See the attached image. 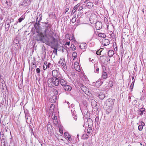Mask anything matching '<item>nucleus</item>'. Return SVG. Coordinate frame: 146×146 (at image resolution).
Segmentation results:
<instances>
[{
    "mask_svg": "<svg viewBox=\"0 0 146 146\" xmlns=\"http://www.w3.org/2000/svg\"><path fill=\"white\" fill-rule=\"evenodd\" d=\"M70 44V42H66L65 43L66 45L69 46Z\"/></svg>",
    "mask_w": 146,
    "mask_h": 146,
    "instance_id": "nucleus-52",
    "label": "nucleus"
},
{
    "mask_svg": "<svg viewBox=\"0 0 146 146\" xmlns=\"http://www.w3.org/2000/svg\"><path fill=\"white\" fill-rule=\"evenodd\" d=\"M87 121L88 127H92L93 124L92 120L90 118H88L87 119Z\"/></svg>",
    "mask_w": 146,
    "mask_h": 146,
    "instance_id": "nucleus-12",
    "label": "nucleus"
},
{
    "mask_svg": "<svg viewBox=\"0 0 146 146\" xmlns=\"http://www.w3.org/2000/svg\"><path fill=\"white\" fill-rule=\"evenodd\" d=\"M134 83V82L133 81L132 82V83L130 86V89H131V90H132L133 88Z\"/></svg>",
    "mask_w": 146,
    "mask_h": 146,
    "instance_id": "nucleus-41",
    "label": "nucleus"
},
{
    "mask_svg": "<svg viewBox=\"0 0 146 146\" xmlns=\"http://www.w3.org/2000/svg\"><path fill=\"white\" fill-rule=\"evenodd\" d=\"M92 132V129L91 128V127H89L87 129V133L88 135H90V134Z\"/></svg>",
    "mask_w": 146,
    "mask_h": 146,
    "instance_id": "nucleus-30",
    "label": "nucleus"
},
{
    "mask_svg": "<svg viewBox=\"0 0 146 146\" xmlns=\"http://www.w3.org/2000/svg\"><path fill=\"white\" fill-rule=\"evenodd\" d=\"M76 16L75 17H73L71 21L72 23H74L76 22Z\"/></svg>",
    "mask_w": 146,
    "mask_h": 146,
    "instance_id": "nucleus-38",
    "label": "nucleus"
},
{
    "mask_svg": "<svg viewBox=\"0 0 146 146\" xmlns=\"http://www.w3.org/2000/svg\"><path fill=\"white\" fill-rule=\"evenodd\" d=\"M30 131L31 132V133H32L34 134L33 130L31 128H30Z\"/></svg>",
    "mask_w": 146,
    "mask_h": 146,
    "instance_id": "nucleus-57",
    "label": "nucleus"
},
{
    "mask_svg": "<svg viewBox=\"0 0 146 146\" xmlns=\"http://www.w3.org/2000/svg\"><path fill=\"white\" fill-rule=\"evenodd\" d=\"M53 123L54 125H57L58 123V121L57 119H53Z\"/></svg>",
    "mask_w": 146,
    "mask_h": 146,
    "instance_id": "nucleus-42",
    "label": "nucleus"
},
{
    "mask_svg": "<svg viewBox=\"0 0 146 146\" xmlns=\"http://www.w3.org/2000/svg\"><path fill=\"white\" fill-rule=\"evenodd\" d=\"M54 33L51 31L49 34L46 35L47 37H49L50 38H52V41H50V43L51 44H54L56 42H57V40L53 36V34Z\"/></svg>",
    "mask_w": 146,
    "mask_h": 146,
    "instance_id": "nucleus-4",
    "label": "nucleus"
},
{
    "mask_svg": "<svg viewBox=\"0 0 146 146\" xmlns=\"http://www.w3.org/2000/svg\"><path fill=\"white\" fill-rule=\"evenodd\" d=\"M90 145L88 142H85L83 143V146H90Z\"/></svg>",
    "mask_w": 146,
    "mask_h": 146,
    "instance_id": "nucleus-39",
    "label": "nucleus"
},
{
    "mask_svg": "<svg viewBox=\"0 0 146 146\" xmlns=\"http://www.w3.org/2000/svg\"><path fill=\"white\" fill-rule=\"evenodd\" d=\"M42 35V33H40V34H39L38 35L39 38L37 39V40L38 41H42L43 39Z\"/></svg>",
    "mask_w": 146,
    "mask_h": 146,
    "instance_id": "nucleus-25",
    "label": "nucleus"
},
{
    "mask_svg": "<svg viewBox=\"0 0 146 146\" xmlns=\"http://www.w3.org/2000/svg\"><path fill=\"white\" fill-rule=\"evenodd\" d=\"M100 81L99 80H98L96 81V82H94L93 83V84L94 83V84L96 86L98 87L99 86H100L101 85V83H100Z\"/></svg>",
    "mask_w": 146,
    "mask_h": 146,
    "instance_id": "nucleus-27",
    "label": "nucleus"
},
{
    "mask_svg": "<svg viewBox=\"0 0 146 146\" xmlns=\"http://www.w3.org/2000/svg\"><path fill=\"white\" fill-rule=\"evenodd\" d=\"M9 20H7L6 22L5 23V24H7V26L5 27V29L7 31L8 30L10 27V25L11 22H9Z\"/></svg>",
    "mask_w": 146,
    "mask_h": 146,
    "instance_id": "nucleus-18",
    "label": "nucleus"
},
{
    "mask_svg": "<svg viewBox=\"0 0 146 146\" xmlns=\"http://www.w3.org/2000/svg\"><path fill=\"white\" fill-rule=\"evenodd\" d=\"M86 44H82L81 45H80L79 46V47L81 49L85 48H86Z\"/></svg>",
    "mask_w": 146,
    "mask_h": 146,
    "instance_id": "nucleus-33",
    "label": "nucleus"
},
{
    "mask_svg": "<svg viewBox=\"0 0 146 146\" xmlns=\"http://www.w3.org/2000/svg\"><path fill=\"white\" fill-rule=\"evenodd\" d=\"M72 112V115L73 117L74 116H75L76 115H77L76 114V112L75 111V110L73 109V110H71Z\"/></svg>",
    "mask_w": 146,
    "mask_h": 146,
    "instance_id": "nucleus-32",
    "label": "nucleus"
},
{
    "mask_svg": "<svg viewBox=\"0 0 146 146\" xmlns=\"http://www.w3.org/2000/svg\"><path fill=\"white\" fill-rule=\"evenodd\" d=\"M54 93L55 95L56 96L58 94V91L56 90H54Z\"/></svg>",
    "mask_w": 146,
    "mask_h": 146,
    "instance_id": "nucleus-45",
    "label": "nucleus"
},
{
    "mask_svg": "<svg viewBox=\"0 0 146 146\" xmlns=\"http://www.w3.org/2000/svg\"><path fill=\"white\" fill-rule=\"evenodd\" d=\"M69 10V9L68 8H66L65 11V13H66V12H67Z\"/></svg>",
    "mask_w": 146,
    "mask_h": 146,
    "instance_id": "nucleus-54",
    "label": "nucleus"
},
{
    "mask_svg": "<svg viewBox=\"0 0 146 146\" xmlns=\"http://www.w3.org/2000/svg\"><path fill=\"white\" fill-rule=\"evenodd\" d=\"M95 24V27L97 30H99L101 29L102 27V23L99 21L96 22Z\"/></svg>",
    "mask_w": 146,
    "mask_h": 146,
    "instance_id": "nucleus-7",
    "label": "nucleus"
},
{
    "mask_svg": "<svg viewBox=\"0 0 146 146\" xmlns=\"http://www.w3.org/2000/svg\"><path fill=\"white\" fill-rule=\"evenodd\" d=\"M59 131L60 133L62 134L63 133V132L62 129L60 128L59 129Z\"/></svg>",
    "mask_w": 146,
    "mask_h": 146,
    "instance_id": "nucleus-46",
    "label": "nucleus"
},
{
    "mask_svg": "<svg viewBox=\"0 0 146 146\" xmlns=\"http://www.w3.org/2000/svg\"><path fill=\"white\" fill-rule=\"evenodd\" d=\"M145 111V108H141L140 109V110L138 111V113L140 115H142L143 113V112Z\"/></svg>",
    "mask_w": 146,
    "mask_h": 146,
    "instance_id": "nucleus-26",
    "label": "nucleus"
},
{
    "mask_svg": "<svg viewBox=\"0 0 146 146\" xmlns=\"http://www.w3.org/2000/svg\"><path fill=\"white\" fill-rule=\"evenodd\" d=\"M62 86H65L67 84L66 81L64 79L60 77L59 79V84Z\"/></svg>",
    "mask_w": 146,
    "mask_h": 146,
    "instance_id": "nucleus-8",
    "label": "nucleus"
},
{
    "mask_svg": "<svg viewBox=\"0 0 146 146\" xmlns=\"http://www.w3.org/2000/svg\"><path fill=\"white\" fill-rule=\"evenodd\" d=\"M143 125H139L138 127V129L139 131H141L143 129Z\"/></svg>",
    "mask_w": 146,
    "mask_h": 146,
    "instance_id": "nucleus-37",
    "label": "nucleus"
},
{
    "mask_svg": "<svg viewBox=\"0 0 146 146\" xmlns=\"http://www.w3.org/2000/svg\"><path fill=\"white\" fill-rule=\"evenodd\" d=\"M102 51V50H100L97 51L96 52V54L99 55H100L101 54V53Z\"/></svg>",
    "mask_w": 146,
    "mask_h": 146,
    "instance_id": "nucleus-40",
    "label": "nucleus"
},
{
    "mask_svg": "<svg viewBox=\"0 0 146 146\" xmlns=\"http://www.w3.org/2000/svg\"><path fill=\"white\" fill-rule=\"evenodd\" d=\"M83 9V7H80L79 8V9L80 10H81L82 9Z\"/></svg>",
    "mask_w": 146,
    "mask_h": 146,
    "instance_id": "nucleus-64",
    "label": "nucleus"
},
{
    "mask_svg": "<svg viewBox=\"0 0 146 146\" xmlns=\"http://www.w3.org/2000/svg\"><path fill=\"white\" fill-rule=\"evenodd\" d=\"M0 88H2L3 90H4V89L3 88V85H1V84H0Z\"/></svg>",
    "mask_w": 146,
    "mask_h": 146,
    "instance_id": "nucleus-56",
    "label": "nucleus"
},
{
    "mask_svg": "<svg viewBox=\"0 0 146 146\" xmlns=\"http://www.w3.org/2000/svg\"><path fill=\"white\" fill-rule=\"evenodd\" d=\"M99 119V118L98 116H97L95 119V121L96 122H98Z\"/></svg>",
    "mask_w": 146,
    "mask_h": 146,
    "instance_id": "nucleus-49",
    "label": "nucleus"
},
{
    "mask_svg": "<svg viewBox=\"0 0 146 146\" xmlns=\"http://www.w3.org/2000/svg\"><path fill=\"white\" fill-rule=\"evenodd\" d=\"M80 5V3H78V4H77V5H75V6L77 7L78 8V7H79Z\"/></svg>",
    "mask_w": 146,
    "mask_h": 146,
    "instance_id": "nucleus-60",
    "label": "nucleus"
},
{
    "mask_svg": "<svg viewBox=\"0 0 146 146\" xmlns=\"http://www.w3.org/2000/svg\"><path fill=\"white\" fill-rule=\"evenodd\" d=\"M102 77L103 79H106L107 78V73L105 72H103L102 73Z\"/></svg>",
    "mask_w": 146,
    "mask_h": 146,
    "instance_id": "nucleus-24",
    "label": "nucleus"
},
{
    "mask_svg": "<svg viewBox=\"0 0 146 146\" xmlns=\"http://www.w3.org/2000/svg\"><path fill=\"white\" fill-rule=\"evenodd\" d=\"M41 143V145L42 146H44V143Z\"/></svg>",
    "mask_w": 146,
    "mask_h": 146,
    "instance_id": "nucleus-63",
    "label": "nucleus"
},
{
    "mask_svg": "<svg viewBox=\"0 0 146 146\" xmlns=\"http://www.w3.org/2000/svg\"><path fill=\"white\" fill-rule=\"evenodd\" d=\"M74 104H71L70 105H70L68 106L70 108L71 107L72 108H73L74 107Z\"/></svg>",
    "mask_w": 146,
    "mask_h": 146,
    "instance_id": "nucleus-48",
    "label": "nucleus"
},
{
    "mask_svg": "<svg viewBox=\"0 0 146 146\" xmlns=\"http://www.w3.org/2000/svg\"><path fill=\"white\" fill-rule=\"evenodd\" d=\"M114 101V99H108L106 100L104 108L107 114H108L111 111Z\"/></svg>",
    "mask_w": 146,
    "mask_h": 146,
    "instance_id": "nucleus-1",
    "label": "nucleus"
},
{
    "mask_svg": "<svg viewBox=\"0 0 146 146\" xmlns=\"http://www.w3.org/2000/svg\"><path fill=\"white\" fill-rule=\"evenodd\" d=\"M99 98L101 100H103L105 97V95L102 93H100L98 95Z\"/></svg>",
    "mask_w": 146,
    "mask_h": 146,
    "instance_id": "nucleus-23",
    "label": "nucleus"
},
{
    "mask_svg": "<svg viewBox=\"0 0 146 146\" xmlns=\"http://www.w3.org/2000/svg\"><path fill=\"white\" fill-rule=\"evenodd\" d=\"M76 48L75 46L74 45H73V47H72V50H75L76 49Z\"/></svg>",
    "mask_w": 146,
    "mask_h": 146,
    "instance_id": "nucleus-55",
    "label": "nucleus"
},
{
    "mask_svg": "<svg viewBox=\"0 0 146 146\" xmlns=\"http://www.w3.org/2000/svg\"><path fill=\"white\" fill-rule=\"evenodd\" d=\"M40 70L39 68H38L36 69V72L38 74V73H40Z\"/></svg>",
    "mask_w": 146,
    "mask_h": 146,
    "instance_id": "nucleus-44",
    "label": "nucleus"
},
{
    "mask_svg": "<svg viewBox=\"0 0 146 146\" xmlns=\"http://www.w3.org/2000/svg\"><path fill=\"white\" fill-rule=\"evenodd\" d=\"M58 64H60L61 66H62L63 70H66L67 69L66 65L65 60L64 58H60L58 62Z\"/></svg>",
    "mask_w": 146,
    "mask_h": 146,
    "instance_id": "nucleus-3",
    "label": "nucleus"
},
{
    "mask_svg": "<svg viewBox=\"0 0 146 146\" xmlns=\"http://www.w3.org/2000/svg\"><path fill=\"white\" fill-rule=\"evenodd\" d=\"M57 49L55 48H54L53 51V53H54L56 54H57Z\"/></svg>",
    "mask_w": 146,
    "mask_h": 146,
    "instance_id": "nucleus-47",
    "label": "nucleus"
},
{
    "mask_svg": "<svg viewBox=\"0 0 146 146\" xmlns=\"http://www.w3.org/2000/svg\"><path fill=\"white\" fill-rule=\"evenodd\" d=\"M77 53L76 52H73L72 54V56L73 59L74 60L77 57Z\"/></svg>",
    "mask_w": 146,
    "mask_h": 146,
    "instance_id": "nucleus-31",
    "label": "nucleus"
},
{
    "mask_svg": "<svg viewBox=\"0 0 146 146\" xmlns=\"http://www.w3.org/2000/svg\"><path fill=\"white\" fill-rule=\"evenodd\" d=\"M47 62H44V64L43 66V68L44 70H45L47 68Z\"/></svg>",
    "mask_w": 146,
    "mask_h": 146,
    "instance_id": "nucleus-34",
    "label": "nucleus"
},
{
    "mask_svg": "<svg viewBox=\"0 0 146 146\" xmlns=\"http://www.w3.org/2000/svg\"><path fill=\"white\" fill-rule=\"evenodd\" d=\"M93 6V3L91 2H89L87 3L86 4V7L88 9H90Z\"/></svg>",
    "mask_w": 146,
    "mask_h": 146,
    "instance_id": "nucleus-19",
    "label": "nucleus"
},
{
    "mask_svg": "<svg viewBox=\"0 0 146 146\" xmlns=\"http://www.w3.org/2000/svg\"><path fill=\"white\" fill-rule=\"evenodd\" d=\"M90 135H88L86 134H84L82 135L83 139H87L88 138Z\"/></svg>",
    "mask_w": 146,
    "mask_h": 146,
    "instance_id": "nucleus-28",
    "label": "nucleus"
},
{
    "mask_svg": "<svg viewBox=\"0 0 146 146\" xmlns=\"http://www.w3.org/2000/svg\"><path fill=\"white\" fill-rule=\"evenodd\" d=\"M91 103L92 107L96 109L97 108V104L96 102L94 100L91 99Z\"/></svg>",
    "mask_w": 146,
    "mask_h": 146,
    "instance_id": "nucleus-10",
    "label": "nucleus"
},
{
    "mask_svg": "<svg viewBox=\"0 0 146 146\" xmlns=\"http://www.w3.org/2000/svg\"><path fill=\"white\" fill-rule=\"evenodd\" d=\"M54 108V104H52L50 107V110H53Z\"/></svg>",
    "mask_w": 146,
    "mask_h": 146,
    "instance_id": "nucleus-43",
    "label": "nucleus"
},
{
    "mask_svg": "<svg viewBox=\"0 0 146 146\" xmlns=\"http://www.w3.org/2000/svg\"><path fill=\"white\" fill-rule=\"evenodd\" d=\"M128 99L129 101H130L131 99V97L130 96H129L128 98Z\"/></svg>",
    "mask_w": 146,
    "mask_h": 146,
    "instance_id": "nucleus-62",
    "label": "nucleus"
},
{
    "mask_svg": "<svg viewBox=\"0 0 146 146\" xmlns=\"http://www.w3.org/2000/svg\"><path fill=\"white\" fill-rule=\"evenodd\" d=\"M44 27H45V29L44 31L45 34L46 35L49 34L51 31L50 29V24H48V23H44Z\"/></svg>",
    "mask_w": 146,
    "mask_h": 146,
    "instance_id": "nucleus-2",
    "label": "nucleus"
},
{
    "mask_svg": "<svg viewBox=\"0 0 146 146\" xmlns=\"http://www.w3.org/2000/svg\"><path fill=\"white\" fill-rule=\"evenodd\" d=\"M98 36L100 37L104 38L106 37L105 34L102 33H100L98 34Z\"/></svg>",
    "mask_w": 146,
    "mask_h": 146,
    "instance_id": "nucleus-29",
    "label": "nucleus"
},
{
    "mask_svg": "<svg viewBox=\"0 0 146 146\" xmlns=\"http://www.w3.org/2000/svg\"><path fill=\"white\" fill-rule=\"evenodd\" d=\"M141 124L143 125V126L145 125V123L142 121H141Z\"/></svg>",
    "mask_w": 146,
    "mask_h": 146,
    "instance_id": "nucleus-58",
    "label": "nucleus"
},
{
    "mask_svg": "<svg viewBox=\"0 0 146 146\" xmlns=\"http://www.w3.org/2000/svg\"><path fill=\"white\" fill-rule=\"evenodd\" d=\"M57 99V97L56 95H54L51 97L50 99V101L52 103L55 102Z\"/></svg>",
    "mask_w": 146,
    "mask_h": 146,
    "instance_id": "nucleus-15",
    "label": "nucleus"
},
{
    "mask_svg": "<svg viewBox=\"0 0 146 146\" xmlns=\"http://www.w3.org/2000/svg\"><path fill=\"white\" fill-rule=\"evenodd\" d=\"M77 8L75 6L74 7L72 10V14H74L75 12L76 11Z\"/></svg>",
    "mask_w": 146,
    "mask_h": 146,
    "instance_id": "nucleus-36",
    "label": "nucleus"
},
{
    "mask_svg": "<svg viewBox=\"0 0 146 146\" xmlns=\"http://www.w3.org/2000/svg\"><path fill=\"white\" fill-rule=\"evenodd\" d=\"M78 63L77 62H75L74 64V67L76 70L78 72L80 71V66L78 64Z\"/></svg>",
    "mask_w": 146,
    "mask_h": 146,
    "instance_id": "nucleus-17",
    "label": "nucleus"
},
{
    "mask_svg": "<svg viewBox=\"0 0 146 146\" xmlns=\"http://www.w3.org/2000/svg\"><path fill=\"white\" fill-rule=\"evenodd\" d=\"M24 18L23 17H22L19 18L18 19V21H17L16 24H17L18 22L19 23L21 22L23 20H24Z\"/></svg>",
    "mask_w": 146,
    "mask_h": 146,
    "instance_id": "nucleus-35",
    "label": "nucleus"
},
{
    "mask_svg": "<svg viewBox=\"0 0 146 146\" xmlns=\"http://www.w3.org/2000/svg\"><path fill=\"white\" fill-rule=\"evenodd\" d=\"M108 55L110 57L113 56L114 54V52L112 50H109L108 52Z\"/></svg>",
    "mask_w": 146,
    "mask_h": 146,
    "instance_id": "nucleus-20",
    "label": "nucleus"
},
{
    "mask_svg": "<svg viewBox=\"0 0 146 146\" xmlns=\"http://www.w3.org/2000/svg\"><path fill=\"white\" fill-rule=\"evenodd\" d=\"M76 117H76V116H74L73 117V118H74V119H75V120H76V119H77Z\"/></svg>",
    "mask_w": 146,
    "mask_h": 146,
    "instance_id": "nucleus-61",
    "label": "nucleus"
},
{
    "mask_svg": "<svg viewBox=\"0 0 146 146\" xmlns=\"http://www.w3.org/2000/svg\"><path fill=\"white\" fill-rule=\"evenodd\" d=\"M52 75L53 78H58L59 77V73L58 71L57 70H54L52 71Z\"/></svg>",
    "mask_w": 146,
    "mask_h": 146,
    "instance_id": "nucleus-13",
    "label": "nucleus"
},
{
    "mask_svg": "<svg viewBox=\"0 0 146 146\" xmlns=\"http://www.w3.org/2000/svg\"><path fill=\"white\" fill-rule=\"evenodd\" d=\"M51 65V64L50 63V62H48V64H47V68H50V65Z\"/></svg>",
    "mask_w": 146,
    "mask_h": 146,
    "instance_id": "nucleus-50",
    "label": "nucleus"
},
{
    "mask_svg": "<svg viewBox=\"0 0 146 146\" xmlns=\"http://www.w3.org/2000/svg\"><path fill=\"white\" fill-rule=\"evenodd\" d=\"M52 117L53 119H53H57V116H54L53 117H52Z\"/></svg>",
    "mask_w": 146,
    "mask_h": 146,
    "instance_id": "nucleus-53",
    "label": "nucleus"
},
{
    "mask_svg": "<svg viewBox=\"0 0 146 146\" xmlns=\"http://www.w3.org/2000/svg\"><path fill=\"white\" fill-rule=\"evenodd\" d=\"M54 79L53 78H50L48 79L47 82L48 86L50 87H52L54 86Z\"/></svg>",
    "mask_w": 146,
    "mask_h": 146,
    "instance_id": "nucleus-5",
    "label": "nucleus"
},
{
    "mask_svg": "<svg viewBox=\"0 0 146 146\" xmlns=\"http://www.w3.org/2000/svg\"><path fill=\"white\" fill-rule=\"evenodd\" d=\"M25 114L26 122L27 123H29L31 121V118L29 116V114L28 113H26L25 112Z\"/></svg>",
    "mask_w": 146,
    "mask_h": 146,
    "instance_id": "nucleus-9",
    "label": "nucleus"
},
{
    "mask_svg": "<svg viewBox=\"0 0 146 146\" xmlns=\"http://www.w3.org/2000/svg\"><path fill=\"white\" fill-rule=\"evenodd\" d=\"M81 89L83 92H84L86 94H87L86 91L88 89L86 86H82L81 87Z\"/></svg>",
    "mask_w": 146,
    "mask_h": 146,
    "instance_id": "nucleus-22",
    "label": "nucleus"
},
{
    "mask_svg": "<svg viewBox=\"0 0 146 146\" xmlns=\"http://www.w3.org/2000/svg\"><path fill=\"white\" fill-rule=\"evenodd\" d=\"M96 16L95 15L91 16L90 18V21L91 23L92 24H95L97 22L96 20Z\"/></svg>",
    "mask_w": 146,
    "mask_h": 146,
    "instance_id": "nucleus-6",
    "label": "nucleus"
},
{
    "mask_svg": "<svg viewBox=\"0 0 146 146\" xmlns=\"http://www.w3.org/2000/svg\"><path fill=\"white\" fill-rule=\"evenodd\" d=\"M99 68H98L96 69V71H95V72H98L99 71Z\"/></svg>",
    "mask_w": 146,
    "mask_h": 146,
    "instance_id": "nucleus-59",
    "label": "nucleus"
},
{
    "mask_svg": "<svg viewBox=\"0 0 146 146\" xmlns=\"http://www.w3.org/2000/svg\"><path fill=\"white\" fill-rule=\"evenodd\" d=\"M51 127V125H48L47 126V129L48 130H49V129H50V127Z\"/></svg>",
    "mask_w": 146,
    "mask_h": 146,
    "instance_id": "nucleus-51",
    "label": "nucleus"
},
{
    "mask_svg": "<svg viewBox=\"0 0 146 146\" xmlns=\"http://www.w3.org/2000/svg\"><path fill=\"white\" fill-rule=\"evenodd\" d=\"M64 135L66 138H68V140L69 141H71L72 140L70 136L67 133H65Z\"/></svg>",
    "mask_w": 146,
    "mask_h": 146,
    "instance_id": "nucleus-21",
    "label": "nucleus"
},
{
    "mask_svg": "<svg viewBox=\"0 0 146 146\" xmlns=\"http://www.w3.org/2000/svg\"><path fill=\"white\" fill-rule=\"evenodd\" d=\"M110 41L109 40L104 38L102 40V44L104 46H107L109 44Z\"/></svg>",
    "mask_w": 146,
    "mask_h": 146,
    "instance_id": "nucleus-11",
    "label": "nucleus"
},
{
    "mask_svg": "<svg viewBox=\"0 0 146 146\" xmlns=\"http://www.w3.org/2000/svg\"><path fill=\"white\" fill-rule=\"evenodd\" d=\"M64 89L66 91H70L72 89L71 87L69 85L66 84L63 87Z\"/></svg>",
    "mask_w": 146,
    "mask_h": 146,
    "instance_id": "nucleus-16",
    "label": "nucleus"
},
{
    "mask_svg": "<svg viewBox=\"0 0 146 146\" xmlns=\"http://www.w3.org/2000/svg\"><path fill=\"white\" fill-rule=\"evenodd\" d=\"M54 79V86H57L59 84L60 77L58 78H53Z\"/></svg>",
    "mask_w": 146,
    "mask_h": 146,
    "instance_id": "nucleus-14",
    "label": "nucleus"
}]
</instances>
